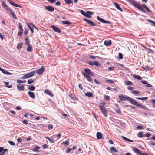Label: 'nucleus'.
<instances>
[{
    "label": "nucleus",
    "instance_id": "1",
    "mask_svg": "<svg viewBox=\"0 0 155 155\" xmlns=\"http://www.w3.org/2000/svg\"><path fill=\"white\" fill-rule=\"evenodd\" d=\"M82 74L87 79L88 81L90 82H92L93 80L91 76H94V75L91 70L89 69H85L84 72H82Z\"/></svg>",
    "mask_w": 155,
    "mask_h": 155
},
{
    "label": "nucleus",
    "instance_id": "2",
    "mask_svg": "<svg viewBox=\"0 0 155 155\" xmlns=\"http://www.w3.org/2000/svg\"><path fill=\"white\" fill-rule=\"evenodd\" d=\"M130 2L136 8H137L139 10L141 11L142 12L144 13L146 12V11L143 8L144 7L145 8L147 7V6L144 4L142 5V6L137 3V2L134 0H129Z\"/></svg>",
    "mask_w": 155,
    "mask_h": 155
},
{
    "label": "nucleus",
    "instance_id": "3",
    "mask_svg": "<svg viewBox=\"0 0 155 155\" xmlns=\"http://www.w3.org/2000/svg\"><path fill=\"white\" fill-rule=\"evenodd\" d=\"M119 98L123 101H125L127 100L130 102V103H131L133 100V99L130 98L127 96H125L122 95H120L119 96H118Z\"/></svg>",
    "mask_w": 155,
    "mask_h": 155
},
{
    "label": "nucleus",
    "instance_id": "4",
    "mask_svg": "<svg viewBox=\"0 0 155 155\" xmlns=\"http://www.w3.org/2000/svg\"><path fill=\"white\" fill-rule=\"evenodd\" d=\"M99 109L101 110V112L103 114L107 117V110H106L105 107L104 106H101V105H99Z\"/></svg>",
    "mask_w": 155,
    "mask_h": 155
},
{
    "label": "nucleus",
    "instance_id": "5",
    "mask_svg": "<svg viewBox=\"0 0 155 155\" xmlns=\"http://www.w3.org/2000/svg\"><path fill=\"white\" fill-rule=\"evenodd\" d=\"M35 71L31 72L23 76L21 78L22 79H24L30 78L33 76L35 75Z\"/></svg>",
    "mask_w": 155,
    "mask_h": 155
},
{
    "label": "nucleus",
    "instance_id": "6",
    "mask_svg": "<svg viewBox=\"0 0 155 155\" xmlns=\"http://www.w3.org/2000/svg\"><path fill=\"white\" fill-rule=\"evenodd\" d=\"M131 104L137 106L141 108H145L146 107V106H143V105L138 103L134 99H133Z\"/></svg>",
    "mask_w": 155,
    "mask_h": 155
},
{
    "label": "nucleus",
    "instance_id": "7",
    "mask_svg": "<svg viewBox=\"0 0 155 155\" xmlns=\"http://www.w3.org/2000/svg\"><path fill=\"white\" fill-rule=\"evenodd\" d=\"M44 71L45 68L44 66H42L40 69L36 70V72L39 75H41L44 72Z\"/></svg>",
    "mask_w": 155,
    "mask_h": 155
},
{
    "label": "nucleus",
    "instance_id": "8",
    "mask_svg": "<svg viewBox=\"0 0 155 155\" xmlns=\"http://www.w3.org/2000/svg\"><path fill=\"white\" fill-rule=\"evenodd\" d=\"M25 44L28 46L27 48H31V46L30 45V40L28 37L26 38L25 39Z\"/></svg>",
    "mask_w": 155,
    "mask_h": 155
},
{
    "label": "nucleus",
    "instance_id": "9",
    "mask_svg": "<svg viewBox=\"0 0 155 155\" xmlns=\"http://www.w3.org/2000/svg\"><path fill=\"white\" fill-rule=\"evenodd\" d=\"M83 19L85 21L88 23L89 25H90L91 26H94L96 25L93 22L90 20H89L85 18H84Z\"/></svg>",
    "mask_w": 155,
    "mask_h": 155
},
{
    "label": "nucleus",
    "instance_id": "10",
    "mask_svg": "<svg viewBox=\"0 0 155 155\" xmlns=\"http://www.w3.org/2000/svg\"><path fill=\"white\" fill-rule=\"evenodd\" d=\"M17 88L19 91H23L25 89V85L24 84H18L17 85Z\"/></svg>",
    "mask_w": 155,
    "mask_h": 155
},
{
    "label": "nucleus",
    "instance_id": "11",
    "mask_svg": "<svg viewBox=\"0 0 155 155\" xmlns=\"http://www.w3.org/2000/svg\"><path fill=\"white\" fill-rule=\"evenodd\" d=\"M97 19L98 20L101 21L102 23H107V24H108V23H110L109 21H107L105 20H104L103 19L100 18V17H99V16H98L97 17Z\"/></svg>",
    "mask_w": 155,
    "mask_h": 155
},
{
    "label": "nucleus",
    "instance_id": "12",
    "mask_svg": "<svg viewBox=\"0 0 155 155\" xmlns=\"http://www.w3.org/2000/svg\"><path fill=\"white\" fill-rule=\"evenodd\" d=\"M9 13L11 14L12 17L15 19H17L16 16L15 15V13L11 9L8 10Z\"/></svg>",
    "mask_w": 155,
    "mask_h": 155
},
{
    "label": "nucleus",
    "instance_id": "13",
    "mask_svg": "<svg viewBox=\"0 0 155 155\" xmlns=\"http://www.w3.org/2000/svg\"><path fill=\"white\" fill-rule=\"evenodd\" d=\"M45 138L47 139L51 143H54V138L53 136H51L50 137H45Z\"/></svg>",
    "mask_w": 155,
    "mask_h": 155
},
{
    "label": "nucleus",
    "instance_id": "14",
    "mask_svg": "<svg viewBox=\"0 0 155 155\" xmlns=\"http://www.w3.org/2000/svg\"><path fill=\"white\" fill-rule=\"evenodd\" d=\"M80 13L82 14L83 15H84V16H85L87 17L88 18H90L91 17V15H88L87 14V13H86V12H85L83 10H81Z\"/></svg>",
    "mask_w": 155,
    "mask_h": 155
},
{
    "label": "nucleus",
    "instance_id": "15",
    "mask_svg": "<svg viewBox=\"0 0 155 155\" xmlns=\"http://www.w3.org/2000/svg\"><path fill=\"white\" fill-rule=\"evenodd\" d=\"M52 29L54 31H55L56 32L58 33H60L61 32V31L57 27H56L54 26V25H52L51 26Z\"/></svg>",
    "mask_w": 155,
    "mask_h": 155
},
{
    "label": "nucleus",
    "instance_id": "16",
    "mask_svg": "<svg viewBox=\"0 0 155 155\" xmlns=\"http://www.w3.org/2000/svg\"><path fill=\"white\" fill-rule=\"evenodd\" d=\"M45 8L50 12H52L54 10V8L50 6H46L45 7Z\"/></svg>",
    "mask_w": 155,
    "mask_h": 155
},
{
    "label": "nucleus",
    "instance_id": "17",
    "mask_svg": "<svg viewBox=\"0 0 155 155\" xmlns=\"http://www.w3.org/2000/svg\"><path fill=\"white\" fill-rule=\"evenodd\" d=\"M0 70L4 74L7 75H11V73L8 72L7 71L4 70L0 67Z\"/></svg>",
    "mask_w": 155,
    "mask_h": 155
},
{
    "label": "nucleus",
    "instance_id": "18",
    "mask_svg": "<svg viewBox=\"0 0 155 155\" xmlns=\"http://www.w3.org/2000/svg\"><path fill=\"white\" fill-rule=\"evenodd\" d=\"M111 44V41L110 40H107V41H105L104 43V44L107 46H110Z\"/></svg>",
    "mask_w": 155,
    "mask_h": 155
},
{
    "label": "nucleus",
    "instance_id": "19",
    "mask_svg": "<svg viewBox=\"0 0 155 155\" xmlns=\"http://www.w3.org/2000/svg\"><path fill=\"white\" fill-rule=\"evenodd\" d=\"M44 93L51 97H53V96L52 93L47 89L45 90Z\"/></svg>",
    "mask_w": 155,
    "mask_h": 155
},
{
    "label": "nucleus",
    "instance_id": "20",
    "mask_svg": "<svg viewBox=\"0 0 155 155\" xmlns=\"http://www.w3.org/2000/svg\"><path fill=\"white\" fill-rule=\"evenodd\" d=\"M114 5L116 7V8L117 9H118V10H119L121 12H122L123 11L122 9L119 6V4L118 3H117L114 2Z\"/></svg>",
    "mask_w": 155,
    "mask_h": 155
},
{
    "label": "nucleus",
    "instance_id": "21",
    "mask_svg": "<svg viewBox=\"0 0 155 155\" xmlns=\"http://www.w3.org/2000/svg\"><path fill=\"white\" fill-rule=\"evenodd\" d=\"M28 94L33 99L35 98V95L33 92L31 91H28Z\"/></svg>",
    "mask_w": 155,
    "mask_h": 155
},
{
    "label": "nucleus",
    "instance_id": "22",
    "mask_svg": "<svg viewBox=\"0 0 155 155\" xmlns=\"http://www.w3.org/2000/svg\"><path fill=\"white\" fill-rule=\"evenodd\" d=\"M133 151L136 153H137L140 155L141 153V151L139 150L137 148L134 147L133 148Z\"/></svg>",
    "mask_w": 155,
    "mask_h": 155
},
{
    "label": "nucleus",
    "instance_id": "23",
    "mask_svg": "<svg viewBox=\"0 0 155 155\" xmlns=\"http://www.w3.org/2000/svg\"><path fill=\"white\" fill-rule=\"evenodd\" d=\"M97 138L98 139H101L102 136L100 132H97L96 134Z\"/></svg>",
    "mask_w": 155,
    "mask_h": 155
},
{
    "label": "nucleus",
    "instance_id": "24",
    "mask_svg": "<svg viewBox=\"0 0 155 155\" xmlns=\"http://www.w3.org/2000/svg\"><path fill=\"white\" fill-rule=\"evenodd\" d=\"M85 95L86 96L89 97H91L93 96L92 93L90 92H87L85 93Z\"/></svg>",
    "mask_w": 155,
    "mask_h": 155
},
{
    "label": "nucleus",
    "instance_id": "25",
    "mask_svg": "<svg viewBox=\"0 0 155 155\" xmlns=\"http://www.w3.org/2000/svg\"><path fill=\"white\" fill-rule=\"evenodd\" d=\"M40 147L39 146H36L34 148L32 149V150L34 152H37L39 151L38 150L40 149Z\"/></svg>",
    "mask_w": 155,
    "mask_h": 155
},
{
    "label": "nucleus",
    "instance_id": "26",
    "mask_svg": "<svg viewBox=\"0 0 155 155\" xmlns=\"http://www.w3.org/2000/svg\"><path fill=\"white\" fill-rule=\"evenodd\" d=\"M121 137L124 140L127 141H128L129 142H133V141L132 140H131L130 139H128L127 138H126V137H125L123 136H122Z\"/></svg>",
    "mask_w": 155,
    "mask_h": 155
},
{
    "label": "nucleus",
    "instance_id": "27",
    "mask_svg": "<svg viewBox=\"0 0 155 155\" xmlns=\"http://www.w3.org/2000/svg\"><path fill=\"white\" fill-rule=\"evenodd\" d=\"M133 77L135 79L137 80H141L142 79V78L138 75H134L133 76Z\"/></svg>",
    "mask_w": 155,
    "mask_h": 155
},
{
    "label": "nucleus",
    "instance_id": "28",
    "mask_svg": "<svg viewBox=\"0 0 155 155\" xmlns=\"http://www.w3.org/2000/svg\"><path fill=\"white\" fill-rule=\"evenodd\" d=\"M110 149L111 152H114L115 153H117L118 152V151L117 150H116L115 148L112 147H111Z\"/></svg>",
    "mask_w": 155,
    "mask_h": 155
},
{
    "label": "nucleus",
    "instance_id": "29",
    "mask_svg": "<svg viewBox=\"0 0 155 155\" xmlns=\"http://www.w3.org/2000/svg\"><path fill=\"white\" fill-rule=\"evenodd\" d=\"M143 68L145 70L147 71H150L152 69L151 67L148 66H145L144 67H143Z\"/></svg>",
    "mask_w": 155,
    "mask_h": 155
},
{
    "label": "nucleus",
    "instance_id": "30",
    "mask_svg": "<svg viewBox=\"0 0 155 155\" xmlns=\"http://www.w3.org/2000/svg\"><path fill=\"white\" fill-rule=\"evenodd\" d=\"M2 4L3 6L6 9L8 8V6L3 1L2 2Z\"/></svg>",
    "mask_w": 155,
    "mask_h": 155
},
{
    "label": "nucleus",
    "instance_id": "31",
    "mask_svg": "<svg viewBox=\"0 0 155 155\" xmlns=\"http://www.w3.org/2000/svg\"><path fill=\"white\" fill-rule=\"evenodd\" d=\"M125 84L127 85H133V83L130 81H126L125 82Z\"/></svg>",
    "mask_w": 155,
    "mask_h": 155
},
{
    "label": "nucleus",
    "instance_id": "32",
    "mask_svg": "<svg viewBox=\"0 0 155 155\" xmlns=\"http://www.w3.org/2000/svg\"><path fill=\"white\" fill-rule=\"evenodd\" d=\"M65 2L67 4H70L73 2V1L71 0H64Z\"/></svg>",
    "mask_w": 155,
    "mask_h": 155
},
{
    "label": "nucleus",
    "instance_id": "33",
    "mask_svg": "<svg viewBox=\"0 0 155 155\" xmlns=\"http://www.w3.org/2000/svg\"><path fill=\"white\" fill-rule=\"evenodd\" d=\"M137 136L139 137H143L144 134L142 132H140L137 134Z\"/></svg>",
    "mask_w": 155,
    "mask_h": 155
},
{
    "label": "nucleus",
    "instance_id": "34",
    "mask_svg": "<svg viewBox=\"0 0 155 155\" xmlns=\"http://www.w3.org/2000/svg\"><path fill=\"white\" fill-rule=\"evenodd\" d=\"M5 85L6 86V87L9 88H11L12 87V85H8L9 83L8 82H5Z\"/></svg>",
    "mask_w": 155,
    "mask_h": 155
},
{
    "label": "nucleus",
    "instance_id": "35",
    "mask_svg": "<svg viewBox=\"0 0 155 155\" xmlns=\"http://www.w3.org/2000/svg\"><path fill=\"white\" fill-rule=\"evenodd\" d=\"M104 98L105 100L107 101H109L110 100V97L107 95H104Z\"/></svg>",
    "mask_w": 155,
    "mask_h": 155
},
{
    "label": "nucleus",
    "instance_id": "36",
    "mask_svg": "<svg viewBox=\"0 0 155 155\" xmlns=\"http://www.w3.org/2000/svg\"><path fill=\"white\" fill-rule=\"evenodd\" d=\"M62 23L64 24L69 25L71 24V22H68L66 21H63L62 22Z\"/></svg>",
    "mask_w": 155,
    "mask_h": 155
},
{
    "label": "nucleus",
    "instance_id": "37",
    "mask_svg": "<svg viewBox=\"0 0 155 155\" xmlns=\"http://www.w3.org/2000/svg\"><path fill=\"white\" fill-rule=\"evenodd\" d=\"M62 144H64L66 146H68L69 144V141H66L65 142H63L62 143Z\"/></svg>",
    "mask_w": 155,
    "mask_h": 155
},
{
    "label": "nucleus",
    "instance_id": "38",
    "mask_svg": "<svg viewBox=\"0 0 155 155\" xmlns=\"http://www.w3.org/2000/svg\"><path fill=\"white\" fill-rule=\"evenodd\" d=\"M27 25L29 27L31 31L32 32V33H33L34 32L33 28L31 27L29 23L27 24Z\"/></svg>",
    "mask_w": 155,
    "mask_h": 155
},
{
    "label": "nucleus",
    "instance_id": "39",
    "mask_svg": "<svg viewBox=\"0 0 155 155\" xmlns=\"http://www.w3.org/2000/svg\"><path fill=\"white\" fill-rule=\"evenodd\" d=\"M34 82V80L32 79H30L28 81V84H31L33 83Z\"/></svg>",
    "mask_w": 155,
    "mask_h": 155
},
{
    "label": "nucleus",
    "instance_id": "40",
    "mask_svg": "<svg viewBox=\"0 0 155 155\" xmlns=\"http://www.w3.org/2000/svg\"><path fill=\"white\" fill-rule=\"evenodd\" d=\"M94 64L97 67H99L101 65L100 63H98L97 62L95 61L94 62Z\"/></svg>",
    "mask_w": 155,
    "mask_h": 155
},
{
    "label": "nucleus",
    "instance_id": "41",
    "mask_svg": "<svg viewBox=\"0 0 155 155\" xmlns=\"http://www.w3.org/2000/svg\"><path fill=\"white\" fill-rule=\"evenodd\" d=\"M143 137H150L151 134H149L148 133H147L146 134H144Z\"/></svg>",
    "mask_w": 155,
    "mask_h": 155
},
{
    "label": "nucleus",
    "instance_id": "42",
    "mask_svg": "<svg viewBox=\"0 0 155 155\" xmlns=\"http://www.w3.org/2000/svg\"><path fill=\"white\" fill-rule=\"evenodd\" d=\"M61 136V133H58L57 135V139L56 140H55V141H57L58 140V139H59V138H60Z\"/></svg>",
    "mask_w": 155,
    "mask_h": 155
},
{
    "label": "nucleus",
    "instance_id": "43",
    "mask_svg": "<svg viewBox=\"0 0 155 155\" xmlns=\"http://www.w3.org/2000/svg\"><path fill=\"white\" fill-rule=\"evenodd\" d=\"M35 87L33 86H31L30 87H29L28 89L32 91H34L35 89Z\"/></svg>",
    "mask_w": 155,
    "mask_h": 155
},
{
    "label": "nucleus",
    "instance_id": "44",
    "mask_svg": "<svg viewBox=\"0 0 155 155\" xmlns=\"http://www.w3.org/2000/svg\"><path fill=\"white\" fill-rule=\"evenodd\" d=\"M19 28L21 31H23V30L22 28V25L21 23H19Z\"/></svg>",
    "mask_w": 155,
    "mask_h": 155
},
{
    "label": "nucleus",
    "instance_id": "45",
    "mask_svg": "<svg viewBox=\"0 0 155 155\" xmlns=\"http://www.w3.org/2000/svg\"><path fill=\"white\" fill-rule=\"evenodd\" d=\"M53 128V125L52 124H49L48 125V128L49 130L52 129Z\"/></svg>",
    "mask_w": 155,
    "mask_h": 155
},
{
    "label": "nucleus",
    "instance_id": "46",
    "mask_svg": "<svg viewBox=\"0 0 155 155\" xmlns=\"http://www.w3.org/2000/svg\"><path fill=\"white\" fill-rule=\"evenodd\" d=\"M106 81L107 82H109L110 83H114V81L111 79L106 80Z\"/></svg>",
    "mask_w": 155,
    "mask_h": 155
},
{
    "label": "nucleus",
    "instance_id": "47",
    "mask_svg": "<svg viewBox=\"0 0 155 155\" xmlns=\"http://www.w3.org/2000/svg\"><path fill=\"white\" fill-rule=\"evenodd\" d=\"M13 6H15V7H19V8H22V7L19 5H18L17 4H15V3H14L13 5H12Z\"/></svg>",
    "mask_w": 155,
    "mask_h": 155
},
{
    "label": "nucleus",
    "instance_id": "48",
    "mask_svg": "<svg viewBox=\"0 0 155 155\" xmlns=\"http://www.w3.org/2000/svg\"><path fill=\"white\" fill-rule=\"evenodd\" d=\"M48 145H47L46 144H44L43 145H42V148H43V149H46L47 148H48Z\"/></svg>",
    "mask_w": 155,
    "mask_h": 155
},
{
    "label": "nucleus",
    "instance_id": "49",
    "mask_svg": "<svg viewBox=\"0 0 155 155\" xmlns=\"http://www.w3.org/2000/svg\"><path fill=\"white\" fill-rule=\"evenodd\" d=\"M86 13H87V14L88 15H92L94 14L93 12H91L90 11H87Z\"/></svg>",
    "mask_w": 155,
    "mask_h": 155
},
{
    "label": "nucleus",
    "instance_id": "50",
    "mask_svg": "<svg viewBox=\"0 0 155 155\" xmlns=\"http://www.w3.org/2000/svg\"><path fill=\"white\" fill-rule=\"evenodd\" d=\"M119 58L120 59H122L123 58V56L122 54L121 53H119Z\"/></svg>",
    "mask_w": 155,
    "mask_h": 155
},
{
    "label": "nucleus",
    "instance_id": "51",
    "mask_svg": "<svg viewBox=\"0 0 155 155\" xmlns=\"http://www.w3.org/2000/svg\"><path fill=\"white\" fill-rule=\"evenodd\" d=\"M22 47V44L19 43L17 46V48H21Z\"/></svg>",
    "mask_w": 155,
    "mask_h": 155
},
{
    "label": "nucleus",
    "instance_id": "52",
    "mask_svg": "<svg viewBox=\"0 0 155 155\" xmlns=\"http://www.w3.org/2000/svg\"><path fill=\"white\" fill-rule=\"evenodd\" d=\"M147 21L151 23L154 24L155 25V22L153 21L150 19H147Z\"/></svg>",
    "mask_w": 155,
    "mask_h": 155
},
{
    "label": "nucleus",
    "instance_id": "53",
    "mask_svg": "<svg viewBox=\"0 0 155 155\" xmlns=\"http://www.w3.org/2000/svg\"><path fill=\"white\" fill-rule=\"evenodd\" d=\"M8 143H9V144L11 145H15V143L12 141H8Z\"/></svg>",
    "mask_w": 155,
    "mask_h": 155
},
{
    "label": "nucleus",
    "instance_id": "54",
    "mask_svg": "<svg viewBox=\"0 0 155 155\" xmlns=\"http://www.w3.org/2000/svg\"><path fill=\"white\" fill-rule=\"evenodd\" d=\"M72 150L71 148H70L69 147L68 148V149L66 150V152L67 153H68L70 152Z\"/></svg>",
    "mask_w": 155,
    "mask_h": 155
},
{
    "label": "nucleus",
    "instance_id": "55",
    "mask_svg": "<svg viewBox=\"0 0 155 155\" xmlns=\"http://www.w3.org/2000/svg\"><path fill=\"white\" fill-rule=\"evenodd\" d=\"M94 81L95 82V83L97 84H100L99 81H98L96 79H94Z\"/></svg>",
    "mask_w": 155,
    "mask_h": 155
},
{
    "label": "nucleus",
    "instance_id": "56",
    "mask_svg": "<svg viewBox=\"0 0 155 155\" xmlns=\"http://www.w3.org/2000/svg\"><path fill=\"white\" fill-rule=\"evenodd\" d=\"M132 93H135L137 94H139V92L138 91H133L132 92Z\"/></svg>",
    "mask_w": 155,
    "mask_h": 155
},
{
    "label": "nucleus",
    "instance_id": "57",
    "mask_svg": "<svg viewBox=\"0 0 155 155\" xmlns=\"http://www.w3.org/2000/svg\"><path fill=\"white\" fill-rule=\"evenodd\" d=\"M137 128L139 129H142L144 128V127L143 126H138L137 127Z\"/></svg>",
    "mask_w": 155,
    "mask_h": 155
},
{
    "label": "nucleus",
    "instance_id": "58",
    "mask_svg": "<svg viewBox=\"0 0 155 155\" xmlns=\"http://www.w3.org/2000/svg\"><path fill=\"white\" fill-rule=\"evenodd\" d=\"M88 64L91 65H94V63H93L91 61H88Z\"/></svg>",
    "mask_w": 155,
    "mask_h": 155
},
{
    "label": "nucleus",
    "instance_id": "59",
    "mask_svg": "<svg viewBox=\"0 0 155 155\" xmlns=\"http://www.w3.org/2000/svg\"><path fill=\"white\" fill-rule=\"evenodd\" d=\"M149 143L151 145H155V143H154L153 141H150Z\"/></svg>",
    "mask_w": 155,
    "mask_h": 155
},
{
    "label": "nucleus",
    "instance_id": "60",
    "mask_svg": "<svg viewBox=\"0 0 155 155\" xmlns=\"http://www.w3.org/2000/svg\"><path fill=\"white\" fill-rule=\"evenodd\" d=\"M23 31H19V32L18 34V36H21L23 34Z\"/></svg>",
    "mask_w": 155,
    "mask_h": 155
},
{
    "label": "nucleus",
    "instance_id": "61",
    "mask_svg": "<svg viewBox=\"0 0 155 155\" xmlns=\"http://www.w3.org/2000/svg\"><path fill=\"white\" fill-rule=\"evenodd\" d=\"M115 68L114 67H111L108 68V70L110 71H112Z\"/></svg>",
    "mask_w": 155,
    "mask_h": 155
},
{
    "label": "nucleus",
    "instance_id": "62",
    "mask_svg": "<svg viewBox=\"0 0 155 155\" xmlns=\"http://www.w3.org/2000/svg\"><path fill=\"white\" fill-rule=\"evenodd\" d=\"M116 111L117 113L119 114H120L121 111L119 109H116Z\"/></svg>",
    "mask_w": 155,
    "mask_h": 155
},
{
    "label": "nucleus",
    "instance_id": "63",
    "mask_svg": "<svg viewBox=\"0 0 155 155\" xmlns=\"http://www.w3.org/2000/svg\"><path fill=\"white\" fill-rule=\"evenodd\" d=\"M22 123L25 124H26L28 123V121L25 120H23V121H22Z\"/></svg>",
    "mask_w": 155,
    "mask_h": 155
},
{
    "label": "nucleus",
    "instance_id": "64",
    "mask_svg": "<svg viewBox=\"0 0 155 155\" xmlns=\"http://www.w3.org/2000/svg\"><path fill=\"white\" fill-rule=\"evenodd\" d=\"M150 101L152 104H155V99L151 100Z\"/></svg>",
    "mask_w": 155,
    "mask_h": 155
}]
</instances>
